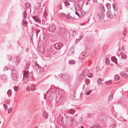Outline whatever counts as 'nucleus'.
Segmentation results:
<instances>
[{"label":"nucleus","instance_id":"1","mask_svg":"<svg viewBox=\"0 0 128 128\" xmlns=\"http://www.w3.org/2000/svg\"><path fill=\"white\" fill-rule=\"evenodd\" d=\"M56 28V26L54 24H52L48 28V31L51 32H54Z\"/></svg>","mask_w":128,"mask_h":128},{"label":"nucleus","instance_id":"2","mask_svg":"<svg viewBox=\"0 0 128 128\" xmlns=\"http://www.w3.org/2000/svg\"><path fill=\"white\" fill-rule=\"evenodd\" d=\"M23 77L22 80V81L25 83H26L30 81V78H28V76L24 72L23 74Z\"/></svg>","mask_w":128,"mask_h":128},{"label":"nucleus","instance_id":"3","mask_svg":"<svg viewBox=\"0 0 128 128\" xmlns=\"http://www.w3.org/2000/svg\"><path fill=\"white\" fill-rule=\"evenodd\" d=\"M24 72L26 73V74L30 80L32 79L33 76V74L32 72H29L28 71L24 70Z\"/></svg>","mask_w":128,"mask_h":128},{"label":"nucleus","instance_id":"4","mask_svg":"<svg viewBox=\"0 0 128 128\" xmlns=\"http://www.w3.org/2000/svg\"><path fill=\"white\" fill-rule=\"evenodd\" d=\"M61 43H57L54 45V48L56 50H58L60 49L62 47Z\"/></svg>","mask_w":128,"mask_h":128},{"label":"nucleus","instance_id":"5","mask_svg":"<svg viewBox=\"0 0 128 128\" xmlns=\"http://www.w3.org/2000/svg\"><path fill=\"white\" fill-rule=\"evenodd\" d=\"M32 18L34 20V21L36 22L40 23L41 22L40 19L37 16H32Z\"/></svg>","mask_w":128,"mask_h":128},{"label":"nucleus","instance_id":"6","mask_svg":"<svg viewBox=\"0 0 128 128\" xmlns=\"http://www.w3.org/2000/svg\"><path fill=\"white\" fill-rule=\"evenodd\" d=\"M110 125L112 128H114L116 127L117 126L116 122L114 120H113L112 122H110Z\"/></svg>","mask_w":128,"mask_h":128},{"label":"nucleus","instance_id":"7","mask_svg":"<svg viewBox=\"0 0 128 128\" xmlns=\"http://www.w3.org/2000/svg\"><path fill=\"white\" fill-rule=\"evenodd\" d=\"M25 5L26 8V10H30V12L31 11V5L30 4L27 2L25 3Z\"/></svg>","mask_w":128,"mask_h":128},{"label":"nucleus","instance_id":"8","mask_svg":"<svg viewBox=\"0 0 128 128\" xmlns=\"http://www.w3.org/2000/svg\"><path fill=\"white\" fill-rule=\"evenodd\" d=\"M60 77L62 78L63 80H66L68 78L69 76L67 75L60 74Z\"/></svg>","mask_w":128,"mask_h":128},{"label":"nucleus","instance_id":"9","mask_svg":"<svg viewBox=\"0 0 128 128\" xmlns=\"http://www.w3.org/2000/svg\"><path fill=\"white\" fill-rule=\"evenodd\" d=\"M106 16L107 18L111 19L113 18V16L111 12L110 11H108L107 12Z\"/></svg>","mask_w":128,"mask_h":128},{"label":"nucleus","instance_id":"10","mask_svg":"<svg viewBox=\"0 0 128 128\" xmlns=\"http://www.w3.org/2000/svg\"><path fill=\"white\" fill-rule=\"evenodd\" d=\"M40 30L38 28H36L33 29L32 32H35L36 34V36L38 37V34L40 32Z\"/></svg>","mask_w":128,"mask_h":128},{"label":"nucleus","instance_id":"11","mask_svg":"<svg viewBox=\"0 0 128 128\" xmlns=\"http://www.w3.org/2000/svg\"><path fill=\"white\" fill-rule=\"evenodd\" d=\"M57 123L59 125H62L63 123V121L62 118L58 119L57 120Z\"/></svg>","mask_w":128,"mask_h":128},{"label":"nucleus","instance_id":"12","mask_svg":"<svg viewBox=\"0 0 128 128\" xmlns=\"http://www.w3.org/2000/svg\"><path fill=\"white\" fill-rule=\"evenodd\" d=\"M120 75L122 77H124L125 78H127L128 77V74L124 72H121Z\"/></svg>","mask_w":128,"mask_h":128},{"label":"nucleus","instance_id":"13","mask_svg":"<svg viewBox=\"0 0 128 128\" xmlns=\"http://www.w3.org/2000/svg\"><path fill=\"white\" fill-rule=\"evenodd\" d=\"M31 62L30 61H28L26 62V65L25 67V68L26 69H28L30 64Z\"/></svg>","mask_w":128,"mask_h":128},{"label":"nucleus","instance_id":"14","mask_svg":"<svg viewBox=\"0 0 128 128\" xmlns=\"http://www.w3.org/2000/svg\"><path fill=\"white\" fill-rule=\"evenodd\" d=\"M111 60L116 64L117 63V59L114 56L112 57L111 58Z\"/></svg>","mask_w":128,"mask_h":128},{"label":"nucleus","instance_id":"15","mask_svg":"<svg viewBox=\"0 0 128 128\" xmlns=\"http://www.w3.org/2000/svg\"><path fill=\"white\" fill-rule=\"evenodd\" d=\"M33 68L34 70L36 71H37L38 70V66L37 65V63L36 62V63H34V64L33 66Z\"/></svg>","mask_w":128,"mask_h":128},{"label":"nucleus","instance_id":"16","mask_svg":"<svg viewBox=\"0 0 128 128\" xmlns=\"http://www.w3.org/2000/svg\"><path fill=\"white\" fill-rule=\"evenodd\" d=\"M76 91L74 90L73 92V94L71 95V98L73 100H74L76 98Z\"/></svg>","mask_w":128,"mask_h":128},{"label":"nucleus","instance_id":"17","mask_svg":"<svg viewBox=\"0 0 128 128\" xmlns=\"http://www.w3.org/2000/svg\"><path fill=\"white\" fill-rule=\"evenodd\" d=\"M74 52L73 50H70L68 52V54L69 55H73L74 54Z\"/></svg>","mask_w":128,"mask_h":128},{"label":"nucleus","instance_id":"18","mask_svg":"<svg viewBox=\"0 0 128 128\" xmlns=\"http://www.w3.org/2000/svg\"><path fill=\"white\" fill-rule=\"evenodd\" d=\"M100 126L98 124H96L91 126V128H100Z\"/></svg>","mask_w":128,"mask_h":128},{"label":"nucleus","instance_id":"19","mask_svg":"<svg viewBox=\"0 0 128 128\" xmlns=\"http://www.w3.org/2000/svg\"><path fill=\"white\" fill-rule=\"evenodd\" d=\"M105 15L104 12H101L99 14V18H103L104 17V16Z\"/></svg>","mask_w":128,"mask_h":128},{"label":"nucleus","instance_id":"20","mask_svg":"<svg viewBox=\"0 0 128 128\" xmlns=\"http://www.w3.org/2000/svg\"><path fill=\"white\" fill-rule=\"evenodd\" d=\"M42 115L45 118H47L48 116V114L47 112H45Z\"/></svg>","mask_w":128,"mask_h":128},{"label":"nucleus","instance_id":"21","mask_svg":"<svg viewBox=\"0 0 128 128\" xmlns=\"http://www.w3.org/2000/svg\"><path fill=\"white\" fill-rule=\"evenodd\" d=\"M100 10L101 12H105V9L104 6H101V7L100 8Z\"/></svg>","mask_w":128,"mask_h":128},{"label":"nucleus","instance_id":"22","mask_svg":"<svg viewBox=\"0 0 128 128\" xmlns=\"http://www.w3.org/2000/svg\"><path fill=\"white\" fill-rule=\"evenodd\" d=\"M12 78L16 82H17L18 81V78L16 75L12 76Z\"/></svg>","mask_w":128,"mask_h":128},{"label":"nucleus","instance_id":"23","mask_svg":"<svg viewBox=\"0 0 128 128\" xmlns=\"http://www.w3.org/2000/svg\"><path fill=\"white\" fill-rule=\"evenodd\" d=\"M58 103L59 104H61L64 102V101L62 100V98H60L58 101H57Z\"/></svg>","mask_w":128,"mask_h":128},{"label":"nucleus","instance_id":"24","mask_svg":"<svg viewBox=\"0 0 128 128\" xmlns=\"http://www.w3.org/2000/svg\"><path fill=\"white\" fill-rule=\"evenodd\" d=\"M84 78V76H82L81 75V74L79 76H78V79L80 81H82V79Z\"/></svg>","mask_w":128,"mask_h":128},{"label":"nucleus","instance_id":"25","mask_svg":"<svg viewBox=\"0 0 128 128\" xmlns=\"http://www.w3.org/2000/svg\"><path fill=\"white\" fill-rule=\"evenodd\" d=\"M68 112L70 114H73L75 112L74 110L73 109H70L68 110Z\"/></svg>","mask_w":128,"mask_h":128},{"label":"nucleus","instance_id":"26","mask_svg":"<svg viewBox=\"0 0 128 128\" xmlns=\"http://www.w3.org/2000/svg\"><path fill=\"white\" fill-rule=\"evenodd\" d=\"M102 82V79L100 78H99L97 79V82L98 84H101Z\"/></svg>","mask_w":128,"mask_h":128},{"label":"nucleus","instance_id":"27","mask_svg":"<svg viewBox=\"0 0 128 128\" xmlns=\"http://www.w3.org/2000/svg\"><path fill=\"white\" fill-rule=\"evenodd\" d=\"M18 57L16 56L14 58V60L16 61V62L17 63V64H18L20 62L19 60L18 59Z\"/></svg>","mask_w":128,"mask_h":128},{"label":"nucleus","instance_id":"28","mask_svg":"<svg viewBox=\"0 0 128 128\" xmlns=\"http://www.w3.org/2000/svg\"><path fill=\"white\" fill-rule=\"evenodd\" d=\"M75 62L74 60H70L69 61V64H75Z\"/></svg>","mask_w":128,"mask_h":128},{"label":"nucleus","instance_id":"29","mask_svg":"<svg viewBox=\"0 0 128 128\" xmlns=\"http://www.w3.org/2000/svg\"><path fill=\"white\" fill-rule=\"evenodd\" d=\"M105 63L107 64H110V60L108 58H106L105 59Z\"/></svg>","mask_w":128,"mask_h":128},{"label":"nucleus","instance_id":"30","mask_svg":"<svg viewBox=\"0 0 128 128\" xmlns=\"http://www.w3.org/2000/svg\"><path fill=\"white\" fill-rule=\"evenodd\" d=\"M24 17V18H26L27 16V14L26 11H24L23 12Z\"/></svg>","mask_w":128,"mask_h":128},{"label":"nucleus","instance_id":"31","mask_svg":"<svg viewBox=\"0 0 128 128\" xmlns=\"http://www.w3.org/2000/svg\"><path fill=\"white\" fill-rule=\"evenodd\" d=\"M43 16L44 17L46 20H48V15L46 13H44Z\"/></svg>","mask_w":128,"mask_h":128},{"label":"nucleus","instance_id":"32","mask_svg":"<svg viewBox=\"0 0 128 128\" xmlns=\"http://www.w3.org/2000/svg\"><path fill=\"white\" fill-rule=\"evenodd\" d=\"M61 18H62L64 16L66 17V15L65 14L62 13H60L59 14Z\"/></svg>","mask_w":128,"mask_h":128},{"label":"nucleus","instance_id":"33","mask_svg":"<svg viewBox=\"0 0 128 128\" xmlns=\"http://www.w3.org/2000/svg\"><path fill=\"white\" fill-rule=\"evenodd\" d=\"M111 4L109 3H107L106 4V6L108 9H110L111 8Z\"/></svg>","mask_w":128,"mask_h":128},{"label":"nucleus","instance_id":"34","mask_svg":"<svg viewBox=\"0 0 128 128\" xmlns=\"http://www.w3.org/2000/svg\"><path fill=\"white\" fill-rule=\"evenodd\" d=\"M11 74L12 76H16L17 74V73L15 70L14 71H12Z\"/></svg>","mask_w":128,"mask_h":128},{"label":"nucleus","instance_id":"35","mask_svg":"<svg viewBox=\"0 0 128 128\" xmlns=\"http://www.w3.org/2000/svg\"><path fill=\"white\" fill-rule=\"evenodd\" d=\"M37 65L38 66V70H40L41 71H42V72H43V71L44 70L43 68H42L40 65L38 64L37 63Z\"/></svg>","mask_w":128,"mask_h":128},{"label":"nucleus","instance_id":"36","mask_svg":"<svg viewBox=\"0 0 128 128\" xmlns=\"http://www.w3.org/2000/svg\"><path fill=\"white\" fill-rule=\"evenodd\" d=\"M120 78V77L119 76L116 75L114 79L116 81H118Z\"/></svg>","mask_w":128,"mask_h":128},{"label":"nucleus","instance_id":"37","mask_svg":"<svg viewBox=\"0 0 128 128\" xmlns=\"http://www.w3.org/2000/svg\"><path fill=\"white\" fill-rule=\"evenodd\" d=\"M85 82L86 84H88L90 83V81L88 79L86 78L85 79Z\"/></svg>","mask_w":128,"mask_h":128},{"label":"nucleus","instance_id":"38","mask_svg":"<svg viewBox=\"0 0 128 128\" xmlns=\"http://www.w3.org/2000/svg\"><path fill=\"white\" fill-rule=\"evenodd\" d=\"M28 24V22L26 20L24 21L23 25L24 26H26Z\"/></svg>","mask_w":128,"mask_h":128},{"label":"nucleus","instance_id":"39","mask_svg":"<svg viewBox=\"0 0 128 128\" xmlns=\"http://www.w3.org/2000/svg\"><path fill=\"white\" fill-rule=\"evenodd\" d=\"M12 93V91L10 90H9L7 92V94L8 96H11Z\"/></svg>","mask_w":128,"mask_h":128},{"label":"nucleus","instance_id":"40","mask_svg":"<svg viewBox=\"0 0 128 128\" xmlns=\"http://www.w3.org/2000/svg\"><path fill=\"white\" fill-rule=\"evenodd\" d=\"M1 78L2 80H7L6 76L4 75H2V76Z\"/></svg>","mask_w":128,"mask_h":128},{"label":"nucleus","instance_id":"41","mask_svg":"<svg viewBox=\"0 0 128 128\" xmlns=\"http://www.w3.org/2000/svg\"><path fill=\"white\" fill-rule=\"evenodd\" d=\"M60 34H62L64 33L65 32V30L64 28L61 29L60 31Z\"/></svg>","mask_w":128,"mask_h":128},{"label":"nucleus","instance_id":"42","mask_svg":"<svg viewBox=\"0 0 128 128\" xmlns=\"http://www.w3.org/2000/svg\"><path fill=\"white\" fill-rule=\"evenodd\" d=\"M121 57L123 59H125L127 58V56L126 54H123L121 56Z\"/></svg>","mask_w":128,"mask_h":128},{"label":"nucleus","instance_id":"43","mask_svg":"<svg viewBox=\"0 0 128 128\" xmlns=\"http://www.w3.org/2000/svg\"><path fill=\"white\" fill-rule=\"evenodd\" d=\"M87 72H84L83 73V74H81L82 76L84 77V78H85L86 76H88V75H87V74H86Z\"/></svg>","mask_w":128,"mask_h":128},{"label":"nucleus","instance_id":"44","mask_svg":"<svg viewBox=\"0 0 128 128\" xmlns=\"http://www.w3.org/2000/svg\"><path fill=\"white\" fill-rule=\"evenodd\" d=\"M123 34L124 36H125L126 34V28H124V30Z\"/></svg>","mask_w":128,"mask_h":128},{"label":"nucleus","instance_id":"45","mask_svg":"<svg viewBox=\"0 0 128 128\" xmlns=\"http://www.w3.org/2000/svg\"><path fill=\"white\" fill-rule=\"evenodd\" d=\"M112 81L111 80L106 81V83L107 84H109L112 83Z\"/></svg>","mask_w":128,"mask_h":128},{"label":"nucleus","instance_id":"46","mask_svg":"<svg viewBox=\"0 0 128 128\" xmlns=\"http://www.w3.org/2000/svg\"><path fill=\"white\" fill-rule=\"evenodd\" d=\"M91 92L92 91L90 90H87V89L86 91V92L87 93V94H86L87 95H88L90 94Z\"/></svg>","mask_w":128,"mask_h":128},{"label":"nucleus","instance_id":"47","mask_svg":"<svg viewBox=\"0 0 128 128\" xmlns=\"http://www.w3.org/2000/svg\"><path fill=\"white\" fill-rule=\"evenodd\" d=\"M66 6H69L70 5V3L68 2L65 1L64 2Z\"/></svg>","mask_w":128,"mask_h":128},{"label":"nucleus","instance_id":"48","mask_svg":"<svg viewBox=\"0 0 128 128\" xmlns=\"http://www.w3.org/2000/svg\"><path fill=\"white\" fill-rule=\"evenodd\" d=\"M14 90L15 91H17L18 90V87L17 86H15L14 87Z\"/></svg>","mask_w":128,"mask_h":128},{"label":"nucleus","instance_id":"49","mask_svg":"<svg viewBox=\"0 0 128 128\" xmlns=\"http://www.w3.org/2000/svg\"><path fill=\"white\" fill-rule=\"evenodd\" d=\"M66 18H68L69 19H72L73 18L71 16H70L69 15H66Z\"/></svg>","mask_w":128,"mask_h":128},{"label":"nucleus","instance_id":"50","mask_svg":"<svg viewBox=\"0 0 128 128\" xmlns=\"http://www.w3.org/2000/svg\"><path fill=\"white\" fill-rule=\"evenodd\" d=\"M11 71H14L15 70V68L14 66H12L11 67Z\"/></svg>","mask_w":128,"mask_h":128},{"label":"nucleus","instance_id":"51","mask_svg":"<svg viewBox=\"0 0 128 128\" xmlns=\"http://www.w3.org/2000/svg\"><path fill=\"white\" fill-rule=\"evenodd\" d=\"M12 108H10L8 110V114L10 113L12 111Z\"/></svg>","mask_w":128,"mask_h":128},{"label":"nucleus","instance_id":"52","mask_svg":"<svg viewBox=\"0 0 128 128\" xmlns=\"http://www.w3.org/2000/svg\"><path fill=\"white\" fill-rule=\"evenodd\" d=\"M4 106L6 110H8L7 106L6 104H4Z\"/></svg>","mask_w":128,"mask_h":128},{"label":"nucleus","instance_id":"53","mask_svg":"<svg viewBox=\"0 0 128 128\" xmlns=\"http://www.w3.org/2000/svg\"><path fill=\"white\" fill-rule=\"evenodd\" d=\"M83 121V118L82 117H80L79 120V122L80 123L81 122Z\"/></svg>","mask_w":128,"mask_h":128},{"label":"nucleus","instance_id":"54","mask_svg":"<svg viewBox=\"0 0 128 128\" xmlns=\"http://www.w3.org/2000/svg\"><path fill=\"white\" fill-rule=\"evenodd\" d=\"M8 58H7L9 60H10L12 59V56H11L9 55L8 56Z\"/></svg>","mask_w":128,"mask_h":128},{"label":"nucleus","instance_id":"55","mask_svg":"<svg viewBox=\"0 0 128 128\" xmlns=\"http://www.w3.org/2000/svg\"><path fill=\"white\" fill-rule=\"evenodd\" d=\"M8 69V68L7 66H5L4 68V70L6 71Z\"/></svg>","mask_w":128,"mask_h":128},{"label":"nucleus","instance_id":"56","mask_svg":"<svg viewBox=\"0 0 128 128\" xmlns=\"http://www.w3.org/2000/svg\"><path fill=\"white\" fill-rule=\"evenodd\" d=\"M112 6L114 10L116 9V5L113 4H112Z\"/></svg>","mask_w":128,"mask_h":128},{"label":"nucleus","instance_id":"57","mask_svg":"<svg viewBox=\"0 0 128 128\" xmlns=\"http://www.w3.org/2000/svg\"><path fill=\"white\" fill-rule=\"evenodd\" d=\"M84 37V36L83 35H81L80 36V38H79L80 40L82 39Z\"/></svg>","mask_w":128,"mask_h":128},{"label":"nucleus","instance_id":"58","mask_svg":"<svg viewBox=\"0 0 128 128\" xmlns=\"http://www.w3.org/2000/svg\"><path fill=\"white\" fill-rule=\"evenodd\" d=\"M75 14L77 16H78L79 17H80V15L76 11V12Z\"/></svg>","mask_w":128,"mask_h":128},{"label":"nucleus","instance_id":"59","mask_svg":"<svg viewBox=\"0 0 128 128\" xmlns=\"http://www.w3.org/2000/svg\"><path fill=\"white\" fill-rule=\"evenodd\" d=\"M93 75L92 73H90L89 75H88V76L90 78H91L92 76Z\"/></svg>","mask_w":128,"mask_h":128},{"label":"nucleus","instance_id":"60","mask_svg":"<svg viewBox=\"0 0 128 128\" xmlns=\"http://www.w3.org/2000/svg\"><path fill=\"white\" fill-rule=\"evenodd\" d=\"M92 114L91 113H88V118H89L92 116Z\"/></svg>","mask_w":128,"mask_h":128},{"label":"nucleus","instance_id":"61","mask_svg":"<svg viewBox=\"0 0 128 128\" xmlns=\"http://www.w3.org/2000/svg\"><path fill=\"white\" fill-rule=\"evenodd\" d=\"M58 7L59 8V10H61L62 8V7L61 5H60V6H58Z\"/></svg>","mask_w":128,"mask_h":128},{"label":"nucleus","instance_id":"62","mask_svg":"<svg viewBox=\"0 0 128 128\" xmlns=\"http://www.w3.org/2000/svg\"><path fill=\"white\" fill-rule=\"evenodd\" d=\"M114 96V94L112 93V94L110 95V97H111V98H112V97H113Z\"/></svg>","mask_w":128,"mask_h":128},{"label":"nucleus","instance_id":"63","mask_svg":"<svg viewBox=\"0 0 128 128\" xmlns=\"http://www.w3.org/2000/svg\"><path fill=\"white\" fill-rule=\"evenodd\" d=\"M80 40L79 38L76 39V42H78Z\"/></svg>","mask_w":128,"mask_h":128},{"label":"nucleus","instance_id":"64","mask_svg":"<svg viewBox=\"0 0 128 128\" xmlns=\"http://www.w3.org/2000/svg\"><path fill=\"white\" fill-rule=\"evenodd\" d=\"M40 6H38L37 7V10H39V9H40Z\"/></svg>","mask_w":128,"mask_h":128}]
</instances>
